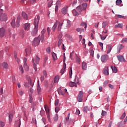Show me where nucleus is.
<instances>
[{
    "label": "nucleus",
    "instance_id": "56",
    "mask_svg": "<svg viewBox=\"0 0 127 127\" xmlns=\"http://www.w3.org/2000/svg\"><path fill=\"white\" fill-rule=\"evenodd\" d=\"M117 17L119 18H126L125 17H124V16H122V15H117Z\"/></svg>",
    "mask_w": 127,
    "mask_h": 127
},
{
    "label": "nucleus",
    "instance_id": "41",
    "mask_svg": "<svg viewBox=\"0 0 127 127\" xmlns=\"http://www.w3.org/2000/svg\"><path fill=\"white\" fill-rule=\"evenodd\" d=\"M59 119L58 115L57 114L54 117V119L55 122H57Z\"/></svg>",
    "mask_w": 127,
    "mask_h": 127
},
{
    "label": "nucleus",
    "instance_id": "39",
    "mask_svg": "<svg viewBox=\"0 0 127 127\" xmlns=\"http://www.w3.org/2000/svg\"><path fill=\"white\" fill-rule=\"evenodd\" d=\"M111 68L113 72L117 73V67H116L115 66H114V67L112 66Z\"/></svg>",
    "mask_w": 127,
    "mask_h": 127
},
{
    "label": "nucleus",
    "instance_id": "40",
    "mask_svg": "<svg viewBox=\"0 0 127 127\" xmlns=\"http://www.w3.org/2000/svg\"><path fill=\"white\" fill-rule=\"evenodd\" d=\"M121 3H122V0H116V4L117 5H119L120 4H121Z\"/></svg>",
    "mask_w": 127,
    "mask_h": 127
},
{
    "label": "nucleus",
    "instance_id": "5",
    "mask_svg": "<svg viewBox=\"0 0 127 127\" xmlns=\"http://www.w3.org/2000/svg\"><path fill=\"white\" fill-rule=\"evenodd\" d=\"M58 92L59 95H62L63 96H65L66 94L68 93L67 92V89L66 88H64V92L63 93V91L62 90V88L61 87L59 88L58 89Z\"/></svg>",
    "mask_w": 127,
    "mask_h": 127
},
{
    "label": "nucleus",
    "instance_id": "34",
    "mask_svg": "<svg viewBox=\"0 0 127 127\" xmlns=\"http://www.w3.org/2000/svg\"><path fill=\"white\" fill-rule=\"evenodd\" d=\"M39 61H40V58L37 56H36L35 58V62L37 64H39Z\"/></svg>",
    "mask_w": 127,
    "mask_h": 127
},
{
    "label": "nucleus",
    "instance_id": "10",
    "mask_svg": "<svg viewBox=\"0 0 127 127\" xmlns=\"http://www.w3.org/2000/svg\"><path fill=\"white\" fill-rule=\"evenodd\" d=\"M117 58L118 61H120V62H126V61L125 60L123 56L118 55L117 56Z\"/></svg>",
    "mask_w": 127,
    "mask_h": 127
},
{
    "label": "nucleus",
    "instance_id": "2",
    "mask_svg": "<svg viewBox=\"0 0 127 127\" xmlns=\"http://www.w3.org/2000/svg\"><path fill=\"white\" fill-rule=\"evenodd\" d=\"M20 19H21V17H20V15H18L17 18V20H16V23L15 24V18L13 19L11 22V24L12 26V27L14 28L15 26L17 27H19V22H20Z\"/></svg>",
    "mask_w": 127,
    "mask_h": 127
},
{
    "label": "nucleus",
    "instance_id": "61",
    "mask_svg": "<svg viewBox=\"0 0 127 127\" xmlns=\"http://www.w3.org/2000/svg\"><path fill=\"white\" fill-rule=\"evenodd\" d=\"M125 117H126V113H124L123 114V115H122V116L120 118V120H122V119H124Z\"/></svg>",
    "mask_w": 127,
    "mask_h": 127
},
{
    "label": "nucleus",
    "instance_id": "54",
    "mask_svg": "<svg viewBox=\"0 0 127 127\" xmlns=\"http://www.w3.org/2000/svg\"><path fill=\"white\" fill-rule=\"evenodd\" d=\"M23 61H24V65H26V62L27 61V59H26V58H24Z\"/></svg>",
    "mask_w": 127,
    "mask_h": 127
},
{
    "label": "nucleus",
    "instance_id": "51",
    "mask_svg": "<svg viewBox=\"0 0 127 127\" xmlns=\"http://www.w3.org/2000/svg\"><path fill=\"white\" fill-rule=\"evenodd\" d=\"M90 55H92V57H94V51L93 50H90Z\"/></svg>",
    "mask_w": 127,
    "mask_h": 127
},
{
    "label": "nucleus",
    "instance_id": "21",
    "mask_svg": "<svg viewBox=\"0 0 127 127\" xmlns=\"http://www.w3.org/2000/svg\"><path fill=\"white\" fill-rule=\"evenodd\" d=\"M30 27V25L29 23H27L25 24V30L26 31H28Z\"/></svg>",
    "mask_w": 127,
    "mask_h": 127
},
{
    "label": "nucleus",
    "instance_id": "19",
    "mask_svg": "<svg viewBox=\"0 0 127 127\" xmlns=\"http://www.w3.org/2000/svg\"><path fill=\"white\" fill-rule=\"evenodd\" d=\"M65 68H66V64L65 63H64V68H62L61 71V73H62V75L64 73Z\"/></svg>",
    "mask_w": 127,
    "mask_h": 127
},
{
    "label": "nucleus",
    "instance_id": "42",
    "mask_svg": "<svg viewBox=\"0 0 127 127\" xmlns=\"http://www.w3.org/2000/svg\"><path fill=\"white\" fill-rule=\"evenodd\" d=\"M107 112L104 111V110L102 111L101 115L102 116H105L107 115Z\"/></svg>",
    "mask_w": 127,
    "mask_h": 127
},
{
    "label": "nucleus",
    "instance_id": "11",
    "mask_svg": "<svg viewBox=\"0 0 127 127\" xmlns=\"http://www.w3.org/2000/svg\"><path fill=\"white\" fill-rule=\"evenodd\" d=\"M5 30L3 28H0V37L2 38L4 36Z\"/></svg>",
    "mask_w": 127,
    "mask_h": 127
},
{
    "label": "nucleus",
    "instance_id": "44",
    "mask_svg": "<svg viewBox=\"0 0 127 127\" xmlns=\"http://www.w3.org/2000/svg\"><path fill=\"white\" fill-rule=\"evenodd\" d=\"M19 69L21 71L22 74H23V67H22V65L19 66Z\"/></svg>",
    "mask_w": 127,
    "mask_h": 127
},
{
    "label": "nucleus",
    "instance_id": "38",
    "mask_svg": "<svg viewBox=\"0 0 127 127\" xmlns=\"http://www.w3.org/2000/svg\"><path fill=\"white\" fill-rule=\"evenodd\" d=\"M5 126V123L0 120V127H4Z\"/></svg>",
    "mask_w": 127,
    "mask_h": 127
},
{
    "label": "nucleus",
    "instance_id": "46",
    "mask_svg": "<svg viewBox=\"0 0 127 127\" xmlns=\"http://www.w3.org/2000/svg\"><path fill=\"white\" fill-rule=\"evenodd\" d=\"M15 125L18 124L19 127H20V120H18L15 122Z\"/></svg>",
    "mask_w": 127,
    "mask_h": 127
},
{
    "label": "nucleus",
    "instance_id": "35",
    "mask_svg": "<svg viewBox=\"0 0 127 127\" xmlns=\"http://www.w3.org/2000/svg\"><path fill=\"white\" fill-rule=\"evenodd\" d=\"M107 25H108V22H103L102 23V28H106Z\"/></svg>",
    "mask_w": 127,
    "mask_h": 127
},
{
    "label": "nucleus",
    "instance_id": "49",
    "mask_svg": "<svg viewBox=\"0 0 127 127\" xmlns=\"http://www.w3.org/2000/svg\"><path fill=\"white\" fill-rule=\"evenodd\" d=\"M44 85H45V87H46V88H48V81H47L45 80V81H44Z\"/></svg>",
    "mask_w": 127,
    "mask_h": 127
},
{
    "label": "nucleus",
    "instance_id": "48",
    "mask_svg": "<svg viewBox=\"0 0 127 127\" xmlns=\"http://www.w3.org/2000/svg\"><path fill=\"white\" fill-rule=\"evenodd\" d=\"M123 27L121 24H119L118 25H115V28H122Z\"/></svg>",
    "mask_w": 127,
    "mask_h": 127
},
{
    "label": "nucleus",
    "instance_id": "36",
    "mask_svg": "<svg viewBox=\"0 0 127 127\" xmlns=\"http://www.w3.org/2000/svg\"><path fill=\"white\" fill-rule=\"evenodd\" d=\"M72 67H70V69H69V78H72Z\"/></svg>",
    "mask_w": 127,
    "mask_h": 127
},
{
    "label": "nucleus",
    "instance_id": "53",
    "mask_svg": "<svg viewBox=\"0 0 127 127\" xmlns=\"http://www.w3.org/2000/svg\"><path fill=\"white\" fill-rule=\"evenodd\" d=\"M70 113H69L68 115H67V117H66V118H65V121H66V122L68 121L69 119L70 118Z\"/></svg>",
    "mask_w": 127,
    "mask_h": 127
},
{
    "label": "nucleus",
    "instance_id": "6",
    "mask_svg": "<svg viewBox=\"0 0 127 127\" xmlns=\"http://www.w3.org/2000/svg\"><path fill=\"white\" fill-rule=\"evenodd\" d=\"M83 97V92L82 91H80L77 97V101L79 102H81L82 101V98Z\"/></svg>",
    "mask_w": 127,
    "mask_h": 127
},
{
    "label": "nucleus",
    "instance_id": "16",
    "mask_svg": "<svg viewBox=\"0 0 127 127\" xmlns=\"http://www.w3.org/2000/svg\"><path fill=\"white\" fill-rule=\"evenodd\" d=\"M9 123H11L12 122V120L13 118V114H10L9 116Z\"/></svg>",
    "mask_w": 127,
    "mask_h": 127
},
{
    "label": "nucleus",
    "instance_id": "22",
    "mask_svg": "<svg viewBox=\"0 0 127 127\" xmlns=\"http://www.w3.org/2000/svg\"><path fill=\"white\" fill-rule=\"evenodd\" d=\"M69 86L73 87L74 86L76 87V84L75 82L70 81L69 82Z\"/></svg>",
    "mask_w": 127,
    "mask_h": 127
},
{
    "label": "nucleus",
    "instance_id": "52",
    "mask_svg": "<svg viewBox=\"0 0 127 127\" xmlns=\"http://www.w3.org/2000/svg\"><path fill=\"white\" fill-rule=\"evenodd\" d=\"M44 35H42L41 36V38H40V40L42 42H43L44 41Z\"/></svg>",
    "mask_w": 127,
    "mask_h": 127
},
{
    "label": "nucleus",
    "instance_id": "57",
    "mask_svg": "<svg viewBox=\"0 0 127 127\" xmlns=\"http://www.w3.org/2000/svg\"><path fill=\"white\" fill-rule=\"evenodd\" d=\"M81 25L82 26H85L84 28H86L87 27V24L84 23H82L81 24Z\"/></svg>",
    "mask_w": 127,
    "mask_h": 127
},
{
    "label": "nucleus",
    "instance_id": "12",
    "mask_svg": "<svg viewBox=\"0 0 127 127\" xmlns=\"http://www.w3.org/2000/svg\"><path fill=\"white\" fill-rule=\"evenodd\" d=\"M124 48V46L122 44H119L117 46V53L120 54L121 50Z\"/></svg>",
    "mask_w": 127,
    "mask_h": 127
},
{
    "label": "nucleus",
    "instance_id": "27",
    "mask_svg": "<svg viewBox=\"0 0 127 127\" xmlns=\"http://www.w3.org/2000/svg\"><path fill=\"white\" fill-rule=\"evenodd\" d=\"M76 31L78 32L81 33V32H84V28H78L76 29Z\"/></svg>",
    "mask_w": 127,
    "mask_h": 127
},
{
    "label": "nucleus",
    "instance_id": "20",
    "mask_svg": "<svg viewBox=\"0 0 127 127\" xmlns=\"http://www.w3.org/2000/svg\"><path fill=\"white\" fill-rule=\"evenodd\" d=\"M76 10L77 11L79 12H81V11H82L83 9L81 6H77V7L76 8Z\"/></svg>",
    "mask_w": 127,
    "mask_h": 127
},
{
    "label": "nucleus",
    "instance_id": "18",
    "mask_svg": "<svg viewBox=\"0 0 127 127\" xmlns=\"http://www.w3.org/2000/svg\"><path fill=\"white\" fill-rule=\"evenodd\" d=\"M88 111H90V109H89L88 106H85L84 107H83V112L87 113Z\"/></svg>",
    "mask_w": 127,
    "mask_h": 127
},
{
    "label": "nucleus",
    "instance_id": "7",
    "mask_svg": "<svg viewBox=\"0 0 127 127\" xmlns=\"http://www.w3.org/2000/svg\"><path fill=\"white\" fill-rule=\"evenodd\" d=\"M7 19V15L6 14H1L0 16V20L1 21H6Z\"/></svg>",
    "mask_w": 127,
    "mask_h": 127
},
{
    "label": "nucleus",
    "instance_id": "13",
    "mask_svg": "<svg viewBox=\"0 0 127 127\" xmlns=\"http://www.w3.org/2000/svg\"><path fill=\"white\" fill-rule=\"evenodd\" d=\"M103 74L105 75H109V67L106 66L105 67V69L103 70Z\"/></svg>",
    "mask_w": 127,
    "mask_h": 127
},
{
    "label": "nucleus",
    "instance_id": "26",
    "mask_svg": "<svg viewBox=\"0 0 127 127\" xmlns=\"http://www.w3.org/2000/svg\"><path fill=\"white\" fill-rule=\"evenodd\" d=\"M22 16L24 19H27V14L25 12H22Z\"/></svg>",
    "mask_w": 127,
    "mask_h": 127
},
{
    "label": "nucleus",
    "instance_id": "58",
    "mask_svg": "<svg viewBox=\"0 0 127 127\" xmlns=\"http://www.w3.org/2000/svg\"><path fill=\"white\" fill-rule=\"evenodd\" d=\"M19 94L20 96H22L23 95V91L22 90H20L19 92Z\"/></svg>",
    "mask_w": 127,
    "mask_h": 127
},
{
    "label": "nucleus",
    "instance_id": "55",
    "mask_svg": "<svg viewBox=\"0 0 127 127\" xmlns=\"http://www.w3.org/2000/svg\"><path fill=\"white\" fill-rule=\"evenodd\" d=\"M31 123H32V124L35 123V124H36V125L37 123H36V119H35L34 118H33V119H32V121L31 122Z\"/></svg>",
    "mask_w": 127,
    "mask_h": 127
},
{
    "label": "nucleus",
    "instance_id": "59",
    "mask_svg": "<svg viewBox=\"0 0 127 127\" xmlns=\"http://www.w3.org/2000/svg\"><path fill=\"white\" fill-rule=\"evenodd\" d=\"M60 111V108L59 107H56L55 108V112L58 113L59 111Z\"/></svg>",
    "mask_w": 127,
    "mask_h": 127
},
{
    "label": "nucleus",
    "instance_id": "43",
    "mask_svg": "<svg viewBox=\"0 0 127 127\" xmlns=\"http://www.w3.org/2000/svg\"><path fill=\"white\" fill-rule=\"evenodd\" d=\"M24 67L25 70L28 71L29 70V67L27 65V64H26V65H24Z\"/></svg>",
    "mask_w": 127,
    "mask_h": 127
},
{
    "label": "nucleus",
    "instance_id": "14",
    "mask_svg": "<svg viewBox=\"0 0 127 127\" xmlns=\"http://www.w3.org/2000/svg\"><path fill=\"white\" fill-rule=\"evenodd\" d=\"M87 68V64L85 62H83L82 63V69L84 70H86Z\"/></svg>",
    "mask_w": 127,
    "mask_h": 127
},
{
    "label": "nucleus",
    "instance_id": "24",
    "mask_svg": "<svg viewBox=\"0 0 127 127\" xmlns=\"http://www.w3.org/2000/svg\"><path fill=\"white\" fill-rule=\"evenodd\" d=\"M33 63V68L35 71L36 72L37 71V65H36L35 63H34V59H32Z\"/></svg>",
    "mask_w": 127,
    "mask_h": 127
},
{
    "label": "nucleus",
    "instance_id": "15",
    "mask_svg": "<svg viewBox=\"0 0 127 127\" xmlns=\"http://www.w3.org/2000/svg\"><path fill=\"white\" fill-rule=\"evenodd\" d=\"M67 6L64 7V8H63V9H62V12L63 13V14L65 15L67 13Z\"/></svg>",
    "mask_w": 127,
    "mask_h": 127
},
{
    "label": "nucleus",
    "instance_id": "50",
    "mask_svg": "<svg viewBox=\"0 0 127 127\" xmlns=\"http://www.w3.org/2000/svg\"><path fill=\"white\" fill-rule=\"evenodd\" d=\"M59 104V99H57V100L55 101V106H58Z\"/></svg>",
    "mask_w": 127,
    "mask_h": 127
},
{
    "label": "nucleus",
    "instance_id": "63",
    "mask_svg": "<svg viewBox=\"0 0 127 127\" xmlns=\"http://www.w3.org/2000/svg\"><path fill=\"white\" fill-rule=\"evenodd\" d=\"M42 121L44 123V124L46 125V119L45 118H43Z\"/></svg>",
    "mask_w": 127,
    "mask_h": 127
},
{
    "label": "nucleus",
    "instance_id": "23",
    "mask_svg": "<svg viewBox=\"0 0 127 127\" xmlns=\"http://www.w3.org/2000/svg\"><path fill=\"white\" fill-rule=\"evenodd\" d=\"M2 67L5 69H7L8 68V64L6 63H3L2 64Z\"/></svg>",
    "mask_w": 127,
    "mask_h": 127
},
{
    "label": "nucleus",
    "instance_id": "60",
    "mask_svg": "<svg viewBox=\"0 0 127 127\" xmlns=\"http://www.w3.org/2000/svg\"><path fill=\"white\" fill-rule=\"evenodd\" d=\"M56 4H57L56 6H58H58H60L61 5V1L60 0L57 1V2H56Z\"/></svg>",
    "mask_w": 127,
    "mask_h": 127
},
{
    "label": "nucleus",
    "instance_id": "1",
    "mask_svg": "<svg viewBox=\"0 0 127 127\" xmlns=\"http://www.w3.org/2000/svg\"><path fill=\"white\" fill-rule=\"evenodd\" d=\"M40 20V16L39 15L37 16V17L35 18L34 25L35 26L34 29L32 31L31 34L33 36H35L38 32V24Z\"/></svg>",
    "mask_w": 127,
    "mask_h": 127
},
{
    "label": "nucleus",
    "instance_id": "45",
    "mask_svg": "<svg viewBox=\"0 0 127 127\" xmlns=\"http://www.w3.org/2000/svg\"><path fill=\"white\" fill-rule=\"evenodd\" d=\"M63 40L62 39H60L58 42V46L60 47L62 43H63Z\"/></svg>",
    "mask_w": 127,
    "mask_h": 127
},
{
    "label": "nucleus",
    "instance_id": "3",
    "mask_svg": "<svg viewBox=\"0 0 127 127\" xmlns=\"http://www.w3.org/2000/svg\"><path fill=\"white\" fill-rule=\"evenodd\" d=\"M63 24V23L61 24L60 22H59V21L57 20L55 24H54L53 27H52V30L53 31H55L57 27V25H59L58 31H61Z\"/></svg>",
    "mask_w": 127,
    "mask_h": 127
},
{
    "label": "nucleus",
    "instance_id": "9",
    "mask_svg": "<svg viewBox=\"0 0 127 127\" xmlns=\"http://www.w3.org/2000/svg\"><path fill=\"white\" fill-rule=\"evenodd\" d=\"M40 43V40L38 38H35L32 42V45L34 46H38Z\"/></svg>",
    "mask_w": 127,
    "mask_h": 127
},
{
    "label": "nucleus",
    "instance_id": "28",
    "mask_svg": "<svg viewBox=\"0 0 127 127\" xmlns=\"http://www.w3.org/2000/svg\"><path fill=\"white\" fill-rule=\"evenodd\" d=\"M30 52H31L30 48L25 49V52L26 53V56H27V55H28V54H29V53H30Z\"/></svg>",
    "mask_w": 127,
    "mask_h": 127
},
{
    "label": "nucleus",
    "instance_id": "30",
    "mask_svg": "<svg viewBox=\"0 0 127 127\" xmlns=\"http://www.w3.org/2000/svg\"><path fill=\"white\" fill-rule=\"evenodd\" d=\"M14 57L15 58V61L18 63L19 62V59L17 57V54L15 52H14Z\"/></svg>",
    "mask_w": 127,
    "mask_h": 127
},
{
    "label": "nucleus",
    "instance_id": "8",
    "mask_svg": "<svg viewBox=\"0 0 127 127\" xmlns=\"http://www.w3.org/2000/svg\"><path fill=\"white\" fill-rule=\"evenodd\" d=\"M101 60L102 62L106 63L107 62V60H108V55H104L102 56L101 58Z\"/></svg>",
    "mask_w": 127,
    "mask_h": 127
},
{
    "label": "nucleus",
    "instance_id": "33",
    "mask_svg": "<svg viewBox=\"0 0 127 127\" xmlns=\"http://www.w3.org/2000/svg\"><path fill=\"white\" fill-rule=\"evenodd\" d=\"M109 83V80H105L103 83V87H106L107 85Z\"/></svg>",
    "mask_w": 127,
    "mask_h": 127
},
{
    "label": "nucleus",
    "instance_id": "64",
    "mask_svg": "<svg viewBox=\"0 0 127 127\" xmlns=\"http://www.w3.org/2000/svg\"><path fill=\"white\" fill-rule=\"evenodd\" d=\"M46 30L44 29L41 32L42 35H44V33L46 32Z\"/></svg>",
    "mask_w": 127,
    "mask_h": 127
},
{
    "label": "nucleus",
    "instance_id": "17",
    "mask_svg": "<svg viewBox=\"0 0 127 127\" xmlns=\"http://www.w3.org/2000/svg\"><path fill=\"white\" fill-rule=\"evenodd\" d=\"M112 50V45H109L108 46V50L107 51V54H109Z\"/></svg>",
    "mask_w": 127,
    "mask_h": 127
},
{
    "label": "nucleus",
    "instance_id": "31",
    "mask_svg": "<svg viewBox=\"0 0 127 127\" xmlns=\"http://www.w3.org/2000/svg\"><path fill=\"white\" fill-rule=\"evenodd\" d=\"M37 91L38 94H40L41 92V88L40 87V86L39 85V84L37 86Z\"/></svg>",
    "mask_w": 127,
    "mask_h": 127
},
{
    "label": "nucleus",
    "instance_id": "29",
    "mask_svg": "<svg viewBox=\"0 0 127 127\" xmlns=\"http://www.w3.org/2000/svg\"><path fill=\"white\" fill-rule=\"evenodd\" d=\"M72 13L73 14V16H75L77 15H79V14H78V11H77V10H73L72 11Z\"/></svg>",
    "mask_w": 127,
    "mask_h": 127
},
{
    "label": "nucleus",
    "instance_id": "37",
    "mask_svg": "<svg viewBox=\"0 0 127 127\" xmlns=\"http://www.w3.org/2000/svg\"><path fill=\"white\" fill-rule=\"evenodd\" d=\"M74 54V53L73 51H72V52L70 53V55H69V58H70V59H71V60H73V56Z\"/></svg>",
    "mask_w": 127,
    "mask_h": 127
},
{
    "label": "nucleus",
    "instance_id": "4",
    "mask_svg": "<svg viewBox=\"0 0 127 127\" xmlns=\"http://www.w3.org/2000/svg\"><path fill=\"white\" fill-rule=\"evenodd\" d=\"M45 109L46 112L47 113V117L48 119V121L50 122L51 120H50V110H49L48 106V105H47V104H45Z\"/></svg>",
    "mask_w": 127,
    "mask_h": 127
},
{
    "label": "nucleus",
    "instance_id": "62",
    "mask_svg": "<svg viewBox=\"0 0 127 127\" xmlns=\"http://www.w3.org/2000/svg\"><path fill=\"white\" fill-rule=\"evenodd\" d=\"M70 22H71L69 20H67V27H69L71 26Z\"/></svg>",
    "mask_w": 127,
    "mask_h": 127
},
{
    "label": "nucleus",
    "instance_id": "47",
    "mask_svg": "<svg viewBox=\"0 0 127 127\" xmlns=\"http://www.w3.org/2000/svg\"><path fill=\"white\" fill-rule=\"evenodd\" d=\"M46 51L48 53L50 54L51 53V48L50 47H48L46 49Z\"/></svg>",
    "mask_w": 127,
    "mask_h": 127
},
{
    "label": "nucleus",
    "instance_id": "32",
    "mask_svg": "<svg viewBox=\"0 0 127 127\" xmlns=\"http://www.w3.org/2000/svg\"><path fill=\"white\" fill-rule=\"evenodd\" d=\"M53 3V0H50V1L48 3V7L49 8L51 7Z\"/></svg>",
    "mask_w": 127,
    "mask_h": 127
},
{
    "label": "nucleus",
    "instance_id": "25",
    "mask_svg": "<svg viewBox=\"0 0 127 127\" xmlns=\"http://www.w3.org/2000/svg\"><path fill=\"white\" fill-rule=\"evenodd\" d=\"M52 55L53 60H57V54H55V53L53 52V53H52Z\"/></svg>",
    "mask_w": 127,
    "mask_h": 127
}]
</instances>
